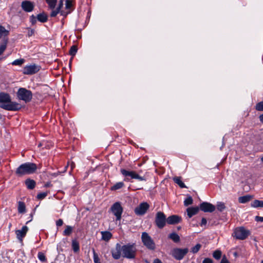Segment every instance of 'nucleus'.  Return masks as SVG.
Segmentation results:
<instances>
[{
    "instance_id": "obj_1",
    "label": "nucleus",
    "mask_w": 263,
    "mask_h": 263,
    "mask_svg": "<svg viewBox=\"0 0 263 263\" xmlns=\"http://www.w3.org/2000/svg\"><path fill=\"white\" fill-rule=\"evenodd\" d=\"M0 107L7 110L16 111L21 108V105L16 102H12L9 94L0 92Z\"/></svg>"
},
{
    "instance_id": "obj_2",
    "label": "nucleus",
    "mask_w": 263,
    "mask_h": 263,
    "mask_svg": "<svg viewBox=\"0 0 263 263\" xmlns=\"http://www.w3.org/2000/svg\"><path fill=\"white\" fill-rule=\"evenodd\" d=\"M36 169L37 166L35 163L26 162L21 164L17 168L15 174L17 176L22 177L34 173Z\"/></svg>"
},
{
    "instance_id": "obj_3",
    "label": "nucleus",
    "mask_w": 263,
    "mask_h": 263,
    "mask_svg": "<svg viewBox=\"0 0 263 263\" xmlns=\"http://www.w3.org/2000/svg\"><path fill=\"white\" fill-rule=\"evenodd\" d=\"M122 256L128 259H134L136 257L137 249L135 243H128L122 246Z\"/></svg>"
},
{
    "instance_id": "obj_4",
    "label": "nucleus",
    "mask_w": 263,
    "mask_h": 263,
    "mask_svg": "<svg viewBox=\"0 0 263 263\" xmlns=\"http://www.w3.org/2000/svg\"><path fill=\"white\" fill-rule=\"evenodd\" d=\"M141 240L144 246L150 250H154L156 249V245L154 241L145 232L142 233Z\"/></svg>"
},
{
    "instance_id": "obj_5",
    "label": "nucleus",
    "mask_w": 263,
    "mask_h": 263,
    "mask_svg": "<svg viewBox=\"0 0 263 263\" xmlns=\"http://www.w3.org/2000/svg\"><path fill=\"white\" fill-rule=\"evenodd\" d=\"M18 98L24 101L25 102H28L31 101L32 98V94L31 91L24 88H21L17 91Z\"/></svg>"
},
{
    "instance_id": "obj_6",
    "label": "nucleus",
    "mask_w": 263,
    "mask_h": 263,
    "mask_svg": "<svg viewBox=\"0 0 263 263\" xmlns=\"http://www.w3.org/2000/svg\"><path fill=\"white\" fill-rule=\"evenodd\" d=\"M167 218L165 214L162 212L157 213L155 217V223L158 228L162 229L165 226Z\"/></svg>"
},
{
    "instance_id": "obj_7",
    "label": "nucleus",
    "mask_w": 263,
    "mask_h": 263,
    "mask_svg": "<svg viewBox=\"0 0 263 263\" xmlns=\"http://www.w3.org/2000/svg\"><path fill=\"white\" fill-rule=\"evenodd\" d=\"M110 211L116 217V220H120L123 213V208L119 202H116L110 208Z\"/></svg>"
},
{
    "instance_id": "obj_8",
    "label": "nucleus",
    "mask_w": 263,
    "mask_h": 263,
    "mask_svg": "<svg viewBox=\"0 0 263 263\" xmlns=\"http://www.w3.org/2000/svg\"><path fill=\"white\" fill-rule=\"evenodd\" d=\"M188 252L187 248H175L172 251V255L176 259L180 260L184 257Z\"/></svg>"
},
{
    "instance_id": "obj_9",
    "label": "nucleus",
    "mask_w": 263,
    "mask_h": 263,
    "mask_svg": "<svg viewBox=\"0 0 263 263\" xmlns=\"http://www.w3.org/2000/svg\"><path fill=\"white\" fill-rule=\"evenodd\" d=\"M40 69V66L36 64L26 65L24 67L23 73L25 74L31 75L37 72Z\"/></svg>"
},
{
    "instance_id": "obj_10",
    "label": "nucleus",
    "mask_w": 263,
    "mask_h": 263,
    "mask_svg": "<svg viewBox=\"0 0 263 263\" xmlns=\"http://www.w3.org/2000/svg\"><path fill=\"white\" fill-rule=\"evenodd\" d=\"M235 236L237 239L243 240L246 239L249 234V231L243 228H238L234 231Z\"/></svg>"
},
{
    "instance_id": "obj_11",
    "label": "nucleus",
    "mask_w": 263,
    "mask_h": 263,
    "mask_svg": "<svg viewBox=\"0 0 263 263\" xmlns=\"http://www.w3.org/2000/svg\"><path fill=\"white\" fill-rule=\"evenodd\" d=\"M149 208V205L146 202H143L135 209V213L137 215H144Z\"/></svg>"
},
{
    "instance_id": "obj_12",
    "label": "nucleus",
    "mask_w": 263,
    "mask_h": 263,
    "mask_svg": "<svg viewBox=\"0 0 263 263\" xmlns=\"http://www.w3.org/2000/svg\"><path fill=\"white\" fill-rule=\"evenodd\" d=\"M200 209L204 212H212L215 210V206L210 203L203 202L200 204Z\"/></svg>"
},
{
    "instance_id": "obj_13",
    "label": "nucleus",
    "mask_w": 263,
    "mask_h": 263,
    "mask_svg": "<svg viewBox=\"0 0 263 263\" xmlns=\"http://www.w3.org/2000/svg\"><path fill=\"white\" fill-rule=\"evenodd\" d=\"M28 231V228L27 226H23L21 230L15 231V234L17 238L20 241H23V238L26 236Z\"/></svg>"
},
{
    "instance_id": "obj_14",
    "label": "nucleus",
    "mask_w": 263,
    "mask_h": 263,
    "mask_svg": "<svg viewBox=\"0 0 263 263\" xmlns=\"http://www.w3.org/2000/svg\"><path fill=\"white\" fill-rule=\"evenodd\" d=\"M121 253H122V246L119 243H117L115 250L111 251L112 257L115 259H119L121 256Z\"/></svg>"
},
{
    "instance_id": "obj_15",
    "label": "nucleus",
    "mask_w": 263,
    "mask_h": 263,
    "mask_svg": "<svg viewBox=\"0 0 263 263\" xmlns=\"http://www.w3.org/2000/svg\"><path fill=\"white\" fill-rule=\"evenodd\" d=\"M22 9L26 12H31L33 10L34 6L33 4L29 1H23L21 4Z\"/></svg>"
},
{
    "instance_id": "obj_16",
    "label": "nucleus",
    "mask_w": 263,
    "mask_h": 263,
    "mask_svg": "<svg viewBox=\"0 0 263 263\" xmlns=\"http://www.w3.org/2000/svg\"><path fill=\"white\" fill-rule=\"evenodd\" d=\"M181 217L176 215H173L169 216L167 218L166 221L167 223L169 224H175L179 223L181 221Z\"/></svg>"
},
{
    "instance_id": "obj_17",
    "label": "nucleus",
    "mask_w": 263,
    "mask_h": 263,
    "mask_svg": "<svg viewBox=\"0 0 263 263\" xmlns=\"http://www.w3.org/2000/svg\"><path fill=\"white\" fill-rule=\"evenodd\" d=\"M51 10L52 11L50 13L51 17H55L59 13H61V14L62 15L66 16L68 14H69L70 12V11L69 10L67 12H65L64 11H60L57 8L56 9H53Z\"/></svg>"
},
{
    "instance_id": "obj_18",
    "label": "nucleus",
    "mask_w": 263,
    "mask_h": 263,
    "mask_svg": "<svg viewBox=\"0 0 263 263\" xmlns=\"http://www.w3.org/2000/svg\"><path fill=\"white\" fill-rule=\"evenodd\" d=\"M188 216L191 218L193 215L196 214L199 211L198 206L189 208L186 210Z\"/></svg>"
},
{
    "instance_id": "obj_19",
    "label": "nucleus",
    "mask_w": 263,
    "mask_h": 263,
    "mask_svg": "<svg viewBox=\"0 0 263 263\" xmlns=\"http://www.w3.org/2000/svg\"><path fill=\"white\" fill-rule=\"evenodd\" d=\"M25 184L28 189L32 190L35 187V182L32 179H27L25 181Z\"/></svg>"
},
{
    "instance_id": "obj_20",
    "label": "nucleus",
    "mask_w": 263,
    "mask_h": 263,
    "mask_svg": "<svg viewBox=\"0 0 263 263\" xmlns=\"http://www.w3.org/2000/svg\"><path fill=\"white\" fill-rule=\"evenodd\" d=\"M120 172L123 176L130 177L132 179H134V176L135 173V171H128L124 169H121Z\"/></svg>"
},
{
    "instance_id": "obj_21",
    "label": "nucleus",
    "mask_w": 263,
    "mask_h": 263,
    "mask_svg": "<svg viewBox=\"0 0 263 263\" xmlns=\"http://www.w3.org/2000/svg\"><path fill=\"white\" fill-rule=\"evenodd\" d=\"M102 239L105 241H108L112 237V234L108 231H104L101 232Z\"/></svg>"
},
{
    "instance_id": "obj_22",
    "label": "nucleus",
    "mask_w": 263,
    "mask_h": 263,
    "mask_svg": "<svg viewBox=\"0 0 263 263\" xmlns=\"http://www.w3.org/2000/svg\"><path fill=\"white\" fill-rule=\"evenodd\" d=\"M17 210L19 213H24L26 212V206L24 202L22 201L18 202Z\"/></svg>"
},
{
    "instance_id": "obj_23",
    "label": "nucleus",
    "mask_w": 263,
    "mask_h": 263,
    "mask_svg": "<svg viewBox=\"0 0 263 263\" xmlns=\"http://www.w3.org/2000/svg\"><path fill=\"white\" fill-rule=\"evenodd\" d=\"M252 196L250 195H246L239 197L238 201L240 203H245L251 200Z\"/></svg>"
},
{
    "instance_id": "obj_24",
    "label": "nucleus",
    "mask_w": 263,
    "mask_h": 263,
    "mask_svg": "<svg viewBox=\"0 0 263 263\" xmlns=\"http://www.w3.org/2000/svg\"><path fill=\"white\" fill-rule=\"evenodd\" d=\"M174 181L178 184V185L181 188H185L186 187L184 183L181 181V177H175L173 178Z\"/></svg>"
},
{
    "instance_id": "obj_25",
    "label": "nucleus",
    "mask_w": 263,
    "mask_h": 263,
    "mask_svg": "<svg viewBox=\"0 0 263 263\" xmlns=\"http://www.w3.org/2000/svg\"><path fill=\"white\" fill-rule=\"evenodd\" d=\"M168 238L173 240L175 242H178L180 241V237L176 233H172L168 235Z\"/></svg>"
},
{
    "instance_id": "obj_26",
    "label": "nucleus",
    "mask_w": 263,
    "mask_h": 263,
    "mask_svg": "<svg viewBox=\"0 0 263 263\" xmlns=\"http://www.w3.org/2000/svg\"><path fill=\"white\" fill-rule=\"evenodd\" d=\"M251 206L254 208H263V200H255L251 203Z\"/></svg>"
},
{
    "instance_id": "obj_27",
    "label": "nucleus",
    "mask_w": 263,
    "mask_h": 263,
    "mask_svg": "<svg viewBox=\"0 0 263 263\" xmlns=\"http://www.w3.org/2000/svg\"><path fill=\"white\" fill-rule=\"evenodd\" d=\"M9 31L2 26H0V39L7 36L9 34Z\"/></svg>"
},
{
    "instance_id": "obj_28",
    "label": "nucleus",
    "mask_w": 263,
    "mask_h": 263,
    "mask_svg": "<svg viewBox=\"0 0 263 263\" xmlns=\"http://www.w3.org/2000/svg\"><path fill=\"white\" fill-rule=\"evenodd\" d=\"M37 19L41 22L44 23L47 21V16L45 13L39 14L37 16Z\"/></svg>"
},
{
    "instance_id": "obj_29",
    "label": "nucleus",
    "mask_w": 263,
    "mask_h": 263,
    "mask_svg": "<svg viewBox=\"0 0 263 263\" xmlns=\"http://www.w3.org/2000/svg\"><path fill=\"white\" fill-rule=\"evenodd\" d=\"M124 184L123 182H117L115 185L111 187L110 190L112 191H116L119 190L120 189H121L124 186Z\"/></svg>"
},
{
    "instance_id": "obj_30",
    "label": "nucleus",
    "mask_w": 263,
    "mask_h": 263,
    "mask_svg": "<svg viewBox=\"0 0 263 263\" xmlns=\"http://www.w3.org/2000/svg\"><path fill=\"white\" fill-rule=\"evenodd\" d=\"M46 1L50 9L55 8L57 0H46Z\"/></svg>"
},
{
    "instance_id": "obj_31",
    "label": "nucleus",
    "mask_w": 263,
    "mask_h": 263,
    "mask_svg": "<svg viewBox=\"0 0 263 263\" xmlns=\"http://www.w3.org/2000/svg\"><path fill=\"white\" fill-rule=\"evenodd\" d=\"M7 40L4 39L3 43L0 45V55H1L6 50L7 44Z\"/></svg>"
},
{
    "instance_id": "obj_32",
    "label": "nucleus",
    "mask_w": 263,
    "mask_h": 263,
    "mask_svg": "<svg viewBox=\"0 0 263 263\" xmlns=\"http://www.w3.org/2000/svg\"><path fill=\"white\" fill-rule=\"evenodd\" d=\"M72 248L74 252H78L80 250V247L78 242L75 240H72Z\"/></svg>"
},
{
    "instance_id": "obj_33",
    "label": "nucleus",
    "mask_w": 263,
    "mask_h": 263,
    "mask_svg": "<svg viewBox=\"0 0 263 263\" xmlns=\"http://www.w3.org/2000/svg\"><path fill=\"white\" fill-rule=\"evenodd\" d=\"M72 228L69 226H66V229L63 232V235L65 236H69L71 234L72 232Z\"/></svg>"
},
{
    "instance_id": "obj_34",
    "label": "nucleus",
    "mask_w": 263,
    "mask_h": 263,
    "mask_svg": "<svg viewBox=\"0 0 263 263\" xmlns=\"http://www.w3.org/2000/svg\"><path fill=\"white\" fill-rule=\"evenodd\" d=\"M25 62V60L23 59H16L14 60L12 63V64L13 65H18L21 66Z\"/></svg>"
},
{
    "instance_id": "obj_35",
    "label": "nucleus",
    "mask_w": 263,
    "mask_h": 263,
    "mask_svg": "<svg viewBox=\"0 0 263 263\" xmlns=\"http://www.w3.org/2000/svg\"><path fill=\"white\" fill-rule=\"evenodd\" d=\"M216 206L217 210L220 212L223 211L226 208L224 203L222 202H217Z\"/></svg>"
},
{
    "instance_id": "obj_36",
    "label": "nucleus",
    "mask_w": 263,
    "mask_h": 263,
    "mask_svg": "<svg viewBox=\"0 0 263 263\" xmlns=\"http://www.w3.org/2000/svg\"><path fill=\"white\" fill-rule=\"evenodd\" d=\"M37 257L42 262H45L47 260L46 256L43 252H39L37 254Z\"/></svg>"
},
{
    "instance_id": "obj_37",
    "label": "nucleus",
    "mask_w": 263,
    "mask_h": 263,
    "mask_svg": "<svg viewBox=\"0 0 263 263\" xmlns=\"http://www.w3.org/2000/svg\"><path fill=\"white\" fill-rule=\"evenodd\" d=\"M193 202V200L191 196H189L187 198L185 199L184 201V205L186 206L192 204Z\"/></svg>"
},
{
    "instance_id": "obj_38",
    "label": "nucleus",
    "mask_w": 263,
    "mask_h": 263,
    "mask_svg": "<svg viewBox=\"0 0 263 263\" xmlns=\"http://www.w3.org/2000/svg\"><path fill=\"white\" fill-rule=\"evenodd\" d=\"M77 47L75 45H73L71 47L70 49V50H69V54L72 55V56H74L77 52Z\"/></svg>"
},
{
    "instance_id": "obj_39",
    "label": "nucleus",
    "mask_w": 263,
    "mask_h": 263,
    "mask_svg": "<svg viewBox=\"0 0 263 263\" xmlns=\"http://www.w3.org/2000/svg\"><path fill=\"white\" fill-rule=\"evenodd\" d=\"M221 256V252L219 250H216L213 253V257L216 259H219Z\"/></svg>"
},
{
    "instance_id": "obj_40",
    "label": "nucleus",
    "mask_w": 263,
    "mask_h": 263,
    "mask_svg": "<svg viewBox=\"0 0 263 263\" xmlns=\"http://www.w3.org/2000/svg\"><path fill=\"white\" fill-rule=\"evenodd\" d=\"M201 247V245L199 243L197 244L195 246L193 247L191 250V252L193 253H196L198 252V251L200 250V249Z\"/></svg>"
},
{
    "instance_id": "obj_41",
    "label": "nucleus",
    "mask_w": 263,
    "mask_h": 263,
    "mask_svg": "<svg viewBox=\"0 0 263 263\" xmlns=\"http://www.w3.org/2000/svg\"><path fill=\"white\" fill-rule=\"evenodd\" d=\"M255 109L258 111H263V101L257 103Z\"/></svg>"
},
{
    "instance_id": "obj_42",
    "label": "nucleus",
    "mask_w": 263,
    "mask_h": 263,
    "mask_svg": "<svg viewBox=\"0 0 263 263\" xmlns=\"http://www.w3.org/2000/svg\"><path fill=\"white\" fill-rule=\"evenodd\" d=\"M93 261L95 263H100V259L98 254L95 252V250L93 249Z\"/></svg>"
},
{
    "instance_id": "obj_43",
    "label": "nucleus",
    "mask_w": 263,
    "mask_h": 263,
    "mask_svg": "<svg viewBox=\"0 0 263 263\" xmlns=\"http://www.w3.org/2000/svg\"><path fill=\"white\" fill-rule=\"evenodd\" d=\"M134 179H137L139 181H144L145 180L144 177L139 176L136 172L134 176Z\"/></svg>"
},
{
    "instance_id": "obj_44",
    "label": "nucleus",
    "mask_w": 263,
    "mask_h": 263,
    "mask_svg": "<svg viewBox=\"0 0 263 263\" xmlns=\"http://www.w3.org/2000/svg\"><path fill=\"white\" fill-rule=\"evenodd\" d=\"M65 5V8L67 10L70 9L72 6V1L71 0H66Z\"/></svg>"
},
{
    "instance_id": "obj_45",
    "label": "nucleus",
    "mask_w": 263,
    "mask_h": 263,
    "mask_svg": "<svg viewBox=\"0 0 263 263\" xmlns=\"http://www.w3.org/2000/svg\"><path fill=\"white\" fill-rule=\"evenodd\" d=\"M47 195V193H39V194H37V198L38 199L41 200V199H43L44 198H45Z\"/></svg>"
},
{
    "instance_id": "obj_46",
    "label": "nucleus",
    "mask_w": 263,
    "mask_h": 263,
    "mask_svg": "<svg viewBox=\"0 0 263 263\" xmlns=\"http://www.w3.org/2000/svg\"><path fill=\"white\" fill-rule=\"evenodd\" d=\"M36 19H37V17H35L34 15H32L30 17V21H31V23L32 24H35L36 22Z\"/></svg>"
},
{
    "instance_id": "obj_47",
    "label": "nucleus",
    "mask_w": 263,
    "mask_h": 263,
    "mask_svg": "<svg viewBox=\"0 0 263 263\" xmlns=\"http://www.w3.org/2000/svg\"><path fill=\"white\" fill-rule=\"evenodd\" d=\"M63 1H64L63 0H60L59 3L58 7H57V9L60 11H61V9L63 6Z\"/></svg>"
},
{
    "instance_id": "obj_48",
    "label": "nucleus",
    "mask_w": 263,
    "mask_h": 263,
    "mask_svg": "<svg viewBox=\"0 0 263 263\" xmlns=\"http://www.w3.org/2000/svg\"><path fill=\"white\" fill-rule=\"evenodd\" d=\"M202 263H213V260L211 258H206L203 260Z\"/></svg>"
},
{
    "instance_id": "obj_49",
    "label": "nucleus",
    "mask_w": 263,
    "mask_h": 263,
    "mask_svg": "<svg viewBox=\"0 0 263 263\" xmlns=\"http://www.w3.org/2000/svg\"><path fill=\"white\" fill-rule=\"evenodd\" d=\"M34 33V30L33 29H28V36L29 37L32 36Z\"/></svg>"
},
{
    "instance_id": "obj_50",
    "label": "nucleus",
    "mask_w": 263,
    "mask_h": 263,
    "mask_svg": "<svg viewBox=\"0 0 263 263\" xmlns=\"http://www.w3.org/2000/svg\"><path fill=\"white\" fill-rule=\"evenodd\" d=\"M63 224V221L61 219H59L57 221L56 224L58 227H60Z\"/></svg>"
},
{
    "instance_id": "obj_51",
    "label": "nucleus",
    "mask_w": 263,
    "mask_h": 263,
    "mask_svg": "<svg viewBox=\"0 0 263 263\" xmlns=\"http://www.w3.org/2000/svg\"><path fill=\"white\" fill-rule=\"evenodd\" d=\"M206 224V219L203 217L201 219V224H200V226H204Z\"/></svg>"
},
{
    "instance_id": "obj_52",
    "label": "nucleus",
    "mask_w": 263,
    "mask_h": 263,
    "mask_svg": "<svg viewBox=\"0 0 263 263\" xmlns=\"http://www.w3.org/2000/svg\"><path fill=\"white\" fill-rule=\"evenodd\" d=\"M255 220L257 221L263 222V217L257 216L255 217Z\"/></svg>"
},
{
    "instance_id": "obj_53",
    "label": "nucleus",
    "mask_w": 263,
    "mask_h": 263,
    "mask_svg": "<svg viewBox=\"0 0 263 263\" xmlns=\"http://www.w3.org/2000/svg\"><path fill=\"white\" fill-rule=\"evenodd\" d=\"M220 263H230L229 260L226 258L225 256L223 257Z\"/></svg>"
},
{
    "instance_id": "obj_54",
    "label": "nucleus",
    "mask_w": 263,
    "mask_h": 263,
    "mask_svg": "<svg viewBox=\"0 0 263 263\" xmlns=\"http://www.w3.org/2000/svg\"><path fill=\"white\" fill-rule=\"evenodd\" d=\"M153 263H162V262L158 258L154 259Z\"/></svg>"
},
{
    "instance_id": "obj_55",
    "label": "nucleus",
    "mask_w": 263,
    "mask_h": 263,
    "mask_svg": "<svg viewBox=\"0 0 263 263\" xmlns=\"http://www.w3.org/2000/svg\"><path fill=\"white\" fill-rule=\"evenodd\" d=\"M259 118L260 122H261L263 123V114L259 116Z\"/></svg>"
},
{
    "instance_id": "obj_56",
    "label": "nucleus",
    "mask_w": 263,
    "mask_h": 263,
    "mask_svg": "<svg viewBox=\"0 0 263 263\" xmlns=\"http://www.w3.org/2000/svg\"><path fill=\"white\" fill-rule=\"evenodd\" d=\"M70 167H71V170H72L75 167V164L73 162H72L70 163Z\"/></svg>"
},
{
    "instance_id": "obj_57",
    "label": "nucleus",
    "mask_w": 263,
    "mask_h": 263,
    "mask_svg": "<svg viewBox=\"0 0 263 263\" xmlns=\"http://www.w3.org/2000/svg\"><path fill=\"white\" fill-rule=\"evenodd\" d=\"M51 186V183L50 182H47L45 184V186L46 187H49Z\"/></svg>"
},
{
    "instance_id": "obj_58",
    "label": "nucleus",
    "mask_w": 263,
    "mask_h": 263,
    "mask_svg": "<svg viewBox=\"0 0 263 263\" xmlns=\"http://www.w3.org/2000/svg\"><path fill=\"white\" fill-rule=\"evenodd\" d=\"M68 164L65 167L63 172H65L66 171V170H67V168L68 167Z\"/></svg>"
},
{
    "instance_id": "obj_59",
    "label": "nucleus",
    "mask_w": 263,
    "mask_h": 263,
    "mask_svg": "<svg viewBox=\"0 0 263 263\" xmlns=\"http://www.w3.org/2000/svg\"><path fill=\"white\" fill-rule=\"evenodd\" d=\"M261 161L263 163V157L261 158Z\"/></svg>"
},
{
    "instance_id": "obj_60",
    "label": "nucleus",
    "mask_w": 263,
    "mask_h": 263,
    "mask_svg": "<svg viewBox=\"0 0 263 263\" xmlns=\"http://www.w3.org/2000/svg\"><path fill=\"white\" fill-rule=\"evenodd\" d=\"M41 146V144H40L39 145V146Z\"/></svg>"
},
{
    "instance_id": "obj_61",
    "label": "nucleus",
    "mask_w": 263,
    "mask_h": 263,
    "mask_svg": "<svg viewBox=\"0 0 263 263\" xmlns=\"http://www.w3.org/2000/svg\"><path fill=\"white\" fill-rule=\"evenodd\" d=\"M261 263H263V260L261 261Z\"/></svg>"
}]
</instances>
